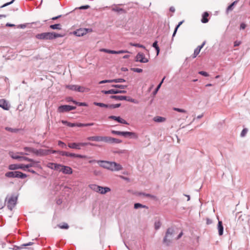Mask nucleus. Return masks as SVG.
Segmentation results:
<instances>
[{
	"instance_id": "47",
	"label": "nucleus",
	"mask_w": 250,
	"mask_h": 250,
	"mask_svg": "<svg viewBox=\"0 0 250 250\" xmlns=\"http://www.w3.org/2000/svg\"><path fill=\"white\" fill-rule=\"evenodd\" d=\"M113 10L118 12H122L123 13H125V11L124 9L119 7L114 8H113Z\"/></svg>"
},
{
	"instance_id": "31",
	"label": "nucleus",
	"mask_w": 250,
	"mask_h": 250,
	"mask_svg": "<svg viewBox=\"0 0 250 250\" xmlns=\"http://www.w3.org/2000/svg\"><path fill=\"white\" fill-rule=\"evenodd\" d=\"M23 149L25 151H26V153H25V155H28L30 153L35 154L36 149L32 147H24Z\"/></svg>"
},
{
	"instance_id": "10",
	"label": "nucleus",
	"mask_w": 250,
	"mask_h": 250,
	"mask_svg": "<svg viewBox=\"0 0 250 250\" xmlns=\"http://www.w3.org/2000/svg\"><path fill=\"white\" fill-rule=\"evenodd\" d=\"M76 109L75 106H70L68 105H63L60 106L58 108V112L62 113L64 112L69 111Z\"/></svg>"
},
{
	"instance_id": "2",
	"label": "nucleus",
	"mask_w": 250,
	"mask_h": 250,
	"mask_svg": "<svg viewBox=\"0 0 250 250\" xmlns=\"http://www.w3.org/2000/svg\"><path fill=\"white\" fill-rule=\"evenodd\" d=\"M62 35L54 32H45L36 35V38L40 40H53L59 37H62Z\"/></svg>"
},
{
	"instance_id": "57",
	"label": "nucleus",
	"mask_w": 250,
	"mask_h": 250,
	"mask_svg": "<svg viewBox=\"0 0 250 250\" xmlns=\"http://www.w3.org/2000/svg\"><path fill=\"white\" fill-rule=\"evenodd\" d=\"M126 100L128 101L134 103H137V102L136 101V100L135 99H132V98H128V99L127 97V100Z\"/></svg>"
},
{
	"instance_id": "35",
	"label": "nucleus",
	"mask_w": 250,
	"mask_h": 250,
	"mask_svg": "<svg viewBox=\"0 0 250 250\" xmlns=\"http://www.w3.org/2000/svg\"><path fill=\"white\" fill-rule=\"evenodd\" d=\"M50 27L52 29H61V25L60 24H55L53 25H51Z\"/></svg>"
},
{
	"instance_id": "11",
	"label": "nucleus",
	"mask_w": 250,
	"mask_h": 250,
	"mask_svg": "<svg viewBox=\"0 0 250 250\" xmlns=\"http://www.w3.org/2000/svg\"><path fill=\"white\" fill-rule=\"evenodd\" d=\"M60 154L62 156H66L67 157H75L77 158H86V156L85 155H82L80 154H76L75 153H69L66 151H60Z\"/></svg>"
},
{
	"instance_id": "25",
	"label": "nucleus",
	"mask_w": 250,
	"mask_h": 250,
	"mask_svg": "<svg viewBox=\"0 0 250 250\" xmlns=\"http://www.w3.org/2000/svg\"><path fill=\"white\" fill-rule=\"evenodd\" d=\"M208 13L207 12H205L202 15V18L201 19L202 22L204 23H207L208 21Z\"/></svg>"
},
{
	"instance_id": "55",
	"label": "nucleus",
	"mask_w": 250,
	"mask_h": 250,
	"mask_svg": "<svg viewBox=\"0 0 250 250\" xmlns=\"http://www.w3.org/2000/svg\"><path fill=\"white\" fill-rule=\"evenodd\" d=\"M161 86V83H159V85L157 86V88H156V89L155 90V91L153 92V94L154 95H155L157 93V92H158V91L159 90V89H160Z\"/></svg>"
},
{
	"instance_id": "43",
	"label": "nucleus",
	"mask_w": 250,
	"mask_h": 250,
	"mask_svg": "<svg viewBox=\"0 0 250 250\" xmlns=\"http://www.w3.org/2000/svg\"><path fill=\"white\" fill-rule=\"evenodd\" d=\"M112 86L115 87V88H121V89H125L127 87L126 85H120V84H114V85H112Z\"/></svg>"
},
{
	"instance_id": "18",
	"label": "nucleus",
	"mask_w": 250,
	"mask_h": 250,
	"mask_svg": "<svg viewBox=\"0 0 250 250\" xmlns=\"http://www.w3.org/2000/svg\"><path fill=\"white\" fill-rule=\"evenodd\" d=\"M125 82V80H124V79L119 78V79H113V80H103V81H100L99 82V84H102V83H113V82L123 83V82Z\"/></svg>"
},
{
	"instance_id": "59",
	"label": "nucleus",
	"mask_w": 250,
	"mask_h": 250,
	"mask_svg": "<svg viewBox=\"0 0 250 250\" xmlns=\"http://www.w3.org/2000/svg\"><path fill=\"white\" fill-rule=\"evenodd\" d=\"M89 8V6L88 5H86L81 6L79 8L80 9H88Z\"/></svg>"
},
{
	"instance_id": "64",
	"label": "nucleus",
	"mask_w": 250,
	"mask_h": 250,
	"mask_svg": "<svg viewBox=\"0 0 250 250\" xmlns=\"http://www.w3.org/2000/svg\"><path fill=\"white\" fill-rule=\"evenodd\" d=\"M143 195L146 196V197H151V198H153L154 197V196L153 195H150L149 194H145V193H143Z\"/></svg>"
},
{
	"instance_id": "37",
	"label": "nucleus",
	"mask_w": 250,
	"mask_h": 250,
	"mask_svg": "<svg viewBox=\"0 0 250 250\" xmlns=\"http://www.w3.org/2000/svg\"><path fill=\"white\" fill-rule=\"evenodd\" d=\"M157 43H158L157 41H155V42H153V43L152 44V46L153 47H154L157 51V55H158L159 54V52H160V49Z\"/></svg>"
},
{
	"instance_id": "53",
	"label": "nucleus",
	"mask_w": 250,
	"mask_h": 250,
	"mask_svg": "<svg viewBox=\"0 0 250 250\" xmlns=\"http://www.w3.org/2000/svg\"><path fill=\"white\" fill-rule=\"evenodd\" d=\"M248 130L246 128H244L242 130L241 133V137H244L246 135V134L247 133Z\"/></svg>"
},
{
	"instance_id": "58",
	"label": "nucleus",
	"mask_w": 250,
	"mask_h": 250,
	"mask_svg": "<svg viewBox=\"0 0 250 250\" xmlns=\"http://www.w3.org/2000/svg\"><path fill=\"white\" fill-rule=\"evenodd\" d=\"M58 145L62 147L65 146V144L63 142H62L61 141H58Z\"/></svg>"
},
{
	"instance_id": "63",
	"label": "nucleus",
	"mask_w": 250,
	"mask_h": 250,
	"mask_svg": "<svg viewBox=\"0 0 250 250\" xmlns=\"http://www.w3.org/2000/svg\"><path fill=\"white\" fill-rule=\"evenodd\" d=\"M240 44V42H237V41H235L234 42V46H239Z\"/></svg>"
},
{
	"instance_id": "32",
	"label": "nucleus",
	"mask_w": 250,
	"mask_h": 250,
	"mask_svg": "<svg viewBox=\"0 0 250 250\" xmlns=\"http://www.w3.org/2000/svg\"><path fill=\"white\" fill-rule=\"evenodd\" d=\"M154 121L158 123L164 122L166 121V119L163 117L156 116L153 118Z\"/></svg>"
},
{
	"instance_id": "7",
	"label": "nucleus",
	"mask_w": 250,
	"mask_h": 250,
	"mask_svg": "<svg viewBox=\"0 0 250 250\" xmlns=\"http://www.w3.org/2000/svg\"><path fill=\"white\" fill-rule=\"evenodd\" d=\"M57 151L56 150H51L50 149H36L35 154L37 156H45L47 155L50 153H56Z\"/></svg>"
},
{
	"instance_id": "60",
	"label": "nucleus",
	"mask_w": 250,
	"mask_h": 250,
	"mask_svg": "<svg viewBox=\"0 0 250 250\" xmlns=\"http://www.w3.org/2000/svg\"><path fill=\"white\" fill-rule=\"evenodd\" d=\"M246 27V25L244 23H242L240 25V28L242 29H244Z\"/></svg>"
},
{
	"instance_id": "14",
	"label": "nucleus",
	"mask_w": 250,
	"mask_h": 250,
	"mask_svg": "<svg viewBox=\"0 0 250 250\" xmlns=\"http://www.w3.org/2000/svg\"><path fill=\"white\" fill-rule=\"evenodd\" d=\"M101 52H104L105 53H109V54H123L125 53H128V52L126 50H120V51H114V50H109L107 49L102 48L100 50Z\"/></svg>"
},
{
	"instance_id": "3",
	"label": "nucleus",
	"mask_w": 250,
	"mask_h": 250,
	"mask_svg": "<svg viewBox=\"0 0 250 250\" xmlns=\"http://www.w3.org/2000/svg\"><path fill=\"white\" fill-rule=\"evenodd\" d=\"M5 176L8 178H19L24 179L27 177V175L20 171H10L5 174Z\"/></svg>"
},
{
	"instance_id": "28",
	"label": "nucleus",
	"mask_w": 250,
	"mask_h": 250,
	"mask_svg": "<svg viewBox=\"0 0 250 250\" xmlns=\"http://www.w3.org/2000/svg\"><path fill=\"white\" fill-rule=\"evenodd\" d=\"M111 99H114L116 101H123L124 100H127V97L125 96H111L110 97Z\"/></svg>"
},
{
	"instance_id": "19",
	"label": "nucleus",
	"mask_w": 250,
	"mask_h": 250,
	"mask_svg": "<svg viewBox=\"0 0 250 250\" xmlns=\"http://www.w3.org/2000/svg\"><path fill=\"white\" fill-rule=\"evenodd\" d=\"M61 172H62L63 174H72L73 172L72 169L68 167V166H65L63 165L62 168V169H61Z\"/></svg>"
},
{
	"instance_id": "54",
	"label": "nucleus",
	"mask_w": 250,
	"mask_h": 250,
	"mask_svg": "<svg viewBox=\"0 0 250 250\" xmlns=\"http://www.w3.org/2000/svg\"><path fill=\"white\" fill-rule=\"evenodd\" d=\"M199 74H200L205 77H208L209 76V75L208 74V73L207 72L203 71H199Z\"/></svg>"
},
{
	"instance_id": "6",
	"label": "nucleus",
	"mask_w": 250,
	"mask_h": 250,
	"mask_svg": "<svg viewBox=\"0 0 250 250\" xmlns=\"http://www.w3.org/2000/svg\"><path fill=\"white\" fill-rule=\"evenodd\" d=\"M62 123L63 124L66 125L69 127H74V126L83 127V126H92L94 125V123H88V124L71 123L68 122L67 121H63V120L62 121Z\"/></svg>"
},
{
	"instance_id": "50",
	"label": "nucleus",
	"mask_w": 250,
	"mask_h": 250,
	"mask_svg": "<svg viewBox=\"0 0 250 250\" xmlns=\"http://www.w3.org/2000/svg\"><path fill=\"white\" fill-rule=\"evenodd\" d=\"M73 103L79 106H87V104L85 103H79L76 101H73Z\"/></svg>"
},
{
	"instance_id": "38",
	"label": "nucleus",
	"mask_w": 250,
	"mask_h": 250,
	"mask_svg": "<svg viewBox=\"0 0 250 250\" xmlns=\"http://www.w3.org/2000/svg\"><path fill=\"white\" fill-rule=\"evenodd\" d=\"M238 2V0H235L232 2L229 6L227 8V11H231L233 9V6Z\"/></svg>"
},
{
	"instance_id": "15",
	"label": "nucleus",
	"mask_w": 250,
	"mask_h": 250,
	"mask_svg": "<svg viewBox=\"0 0 250 250\" xmlns=\"http://www.w3.org/2000/svg\"><path fill=\"white\" fill-rule=\"evenodd\" d=\"M109 120H113L117 121V122L123 124L128 125L127 122L123 118H121L120 116H110L108 117Z\"/></svg>"
},
{
	"instance_id": "40",
	"label": "nucleus",
	"mask_w": 250,
	"mask_h": 250,
	"mask_svg": "<svg viewBox=\"0 0 250 250\" xmlns=\"http://www.w3.org/2000/svg\"><path fill=\"white\" fill-rule=\"evenodd\" d=\"M77 86L78 85H67L66 87L70 90L77 91Z\"/></svg>"
},
{
	"instance_id": "13",
	"label": "nucleus",
	"mask_w": 250,
	"mask_h": 250,
	"mask_svg": "<svg viewBox=\"0 0 250 250\" xmlns=\"http://www.w3.org/2000/svg\"><path fill=\"white\" fill-rule=\"evenodd\" d=\"M25 165L23 164H11L8 166V169L10 170H16L18 169H21L23 170H26Z\"/></svg>"
},
{
	"instance_id": "62",
	"label": "nucleus",
	"mask_w": 250,
	"mask_h": 250,
	"mask_svg": "<svg viewBox=\"0 0 250 250\" xmlns=\"http://www.w3.org/2000/svg\"><path fill=\"white\" fill-rule=\"evenodd\" d=\"M160 226V223H155V228L156 229H158Z\"/></svg>"
},
{
	"instance_id": "27",
	"label": "nucleus",
	"mask_w": 250,
	"mask_h": 250,
	"mask_svg": "<svg viewBox=\"0 0 250 250\" xmlns=\"http://www.w3.org/2000/svg\"><path fill=\"white\" fill-rule=\"evenodd\" d=\"M20 154L21 155H23L24 153L22 152L20 153H15L13 152H9V155L14 159H19L21 158V156H19L18 154Z\"/></svg>"
},
{
	"instance_id": "9",
	"label": "nucleus",
	"mask_w": 250,
	"mask_h": 250,
	"mask_svg": "<svg viewBox=\"0 0 250 250\" xmlns=\"http://www.w3.org/2000/svg\"><path fill=\"white\" fill-rule=\"evenodd\" d=\"M91 29L88 28H80L74 32V34L77 36L81 37L86 34L88 32H91Z\"/></svg>"
},
{
	"instance_id": "51",
	"label": "nucleus",
	"mask_w": 250,
	"mask_h": 250,
	"mask_svg": "<svg viewBox=\"0 0 250 250\" xmlns=\"http://www.w3.org/2000/svg\"><path fill=\"white\" fill-rule=\"evenodd\" d=\"M245 217V215H241L238 219V222L240 223V224H243L242 223V221L244 220V218Z\"/></svg>"
},
{
	"instance_id": "56",
	"label": "nucleus",
	"mask_w": 250,
	"mask_h": 250,
	"mask_svg": "<svg viewBox=\"0 0 250 250\" xmlns=\"http://www.w3.org/2000/svg\"><path fill=\"white\" fill-rule=\"evenodd\" d=\"M14 0H12L11 1H10V2H7V3H5V4H3V5H2V6L0 7V8H3V7H5V6H8V5H10V4L14 2Z\"/></svg>"
},
{
	"instance_id": "44",
	"label": "nucleus",
	"mask_w": 250,
	"mask_h": 250,
	"mask_svg": "<svg viewBox=\"0 0 250 250\" xmlns=\"http://www.w3.org/2000/svg\"><path fill=\"white\" fill-rule=\"evenodd\" d=\"M183 22H184V21H181L180 22H179L178 24L177 25V26L176 27V28H175V29L174 30V33H173V35H172L173 37L175 35L178 28L183 23Z\"/></svg>"
},
{
	"instance_id": "30",
	"label": "nucleus",
	"mask_w": 250,
	"mask_h": 250,
	"mask_svg": "<svg viewBox=\"0 0 250 250\" xmlns=\"http://www.w3.org/2000/svg\"><path fill=\"white\" fill-rule=\"evenodd\" d=\"M217 228H218V229L219 235H220V236L223 235L224 228H223V224H222V221H219L218 222V227Z\"/></svg>"
},
{
	"instance_id": "4",
	"label": "nucleus",
	"mask_w": 250,
	"mask_h": 250,
	"mask_svg": "<svg viewBox=\"0 0 250 250\" xmlns=\"http://www.w3.org/2000/svg\"><path fill=\"white\" fill-rule=\"evenodd\" d=\"M5 201L7 202V206L8 208L10 210H12L17 203V197L15 195H11L9 197H7Z\"/></svg>"
},
{
	"instance_id": "39",
	"label": "nucleus",
	"mask_w": 250,
	"mask_h": 250,
	"mask_svg": "<svg viewBox=\"0 0 250 250\" xmlns=\"http://www.w3.org/2000/svg\"><path fill=\"white\" fill-rule=\"evenodd\" d=\"M57 163H48L46 165V167H48L49 168H51L52 169H55V167L56 166Z\"/></svg>"
},
{
	"instance_id": "24",
	"label": "nucleus",
	"mask_w": 250,
	"mask_h": 250,
	"mask_svg": "<svg viewBox=\"0 0 250 250\" xmlns=\"http://www.w3.org/2000/svg\"><path fill=\"white\" fill-rule=\"evenodd\" d=\"M110 191V188L108 187H103L100 186V188H99V190L98 192H99L102 194H104Z\"/></svg>"
},
{
	"instance_id": "16",
	"label": "nucleus",
	"mask_w": 250,
	"mask_h": 250,
	"mask_svg": "<svg viewBox=\"0 0 250 250\" xmlns=\"http://www.w3.org/2000/svg\"><path fill=\"white\" fill-rule=\"evenodd\" d=\"M89 141H96V142H104L105 141V136H95L89 137L87 138Z\"/></svg>"
},
{
	"instance_id": "17",
	"label": "nucleus",
	"mask_w": 250,
	"mask_h": 250,
	"mask_svg": "<svg viewBox=\"0 0 250 250\" xmlns=\"http://www.w3.org/2000/svg\"><path fill=\"white\" fill-rule=\"evenodd\" d=\"M105 143H115V144H119L122 142V141L118 139L112 138L111 137L105 136Z\"/></svg>"
},
{
	"instance_id": "20",
	"label": "nucleus",
	"mask_w": 250,
	"mask_h": 250,
	"mask_svg": "<svg viewBox=\"0 0 250 250\" xmlns=\"http://www.w3.org/2000/svg\"><path fill=\"white\" fill-rule=\"evenodd\" d=\"M0 107L6 110H8L10 108L7 101L4 99L0 100Z\"/></svg>"
},
{
	"instance_id": "1",
	"label": "nucleus",
	"mask_w": 250,
	"mask_h": 250,
	"mask_svg": "<svg viewBox=\"0 0 250 250\" xmlns=\"http://www.w3.org/2000/svg\"><path fill=\"white\" fill-rule=\"evenodd\" d=\"M97 162L100 164L101 167L111 171H119L123 169L120 164L114 162L98 161Z\"/></svg>"
},
{
	"instance_id": "5",
	"label": "nucleus",
	"mask_w": 250,
	"mask_h": 250,
	"mask_svg": "<svg viewBox=\"0 0 250 250\" xmlns=\"http://www.w3.org/2000/svg\"><path fill=\"white\" fill-rule=\"evenodd\" d=\"M87 145H90L91 146H96L97 145L90 143H68V146L69 148L73 149H81V146H84Z\"/></svg>"
},
{
	"instance_id": "21",
	"label": "nucleus",
	"mask_w": 250,
	"mask_h": 250,
	"mask_svg": "<svg viewBox=\"0 0 250 250\" xmlns=\"http://www.w3.org/2000/svg\"><path fill=\"white\" fill-rule=\"evenodd\" d=\"M123 136H128L130 137V138H135V139H137L138 137V135L136 133L133 132H128V131H125V132L123 131Z\"/></svg>"
},
{
	"instance_id": "34",
	"label": "nucleus",
	"mask_w": 250,
	"mask_h": 250,
	"mask_svg": "<svg viewBox=\"0 0 250 250\" xmlns=\"http://www.w3.org/2000/svg\"><path fill=\"white\" fill-rule=\"evenodd\" d=\"M58 226L61 229H68L69 228L68 225L66 223H63L62 224H59Z\"/></svg>"
},
{
	"instance_id": "41",
	"label": "nucleus",
	"mask_w": 250,
	"mask_h": 250,
	"mask_svg": "<svg viewBox=\"0 0 250 250\" xmlns=\"http://www.w3.org/2000/svg\"><path fill=\"white\" fill-rule=\"evenodd\" d=\"M129 44L131 45V46H135V47H140V48H145V47L142 45V44H140L139 43H132V42H130L129 43Z\"/></svg>"
},
{
	"instance_id": "45",
	"label": "nucleus",
	"mask_w": 250,
	"mask_h": 250,
	"mask_svg": "<svg viewBox=\"0 0 250 250\" xmlns=\"http://www.w3.org/2000/svg\"><path fill=\"white\" fill-rule=\"evenodd\" d=\"M173 110L175 111L179 112H182V113H186L187 112L186 110H185L183 109H181V108H176V107L173 108Z\"/></svg>"
},
{
	"instance_id": "49",
	"label": "nucleus",
	"mask_w": 250,
	"mask_h": 250,
	"mask_svg": "<svg viewBox=\"0 0 250 250\" xmlns=\"http://www.w3.org/2000/svg\"><path fill=\"white\" fill-rule=\"evenodd\" d=\"M146 207L145 206H143V205L140 204V203H136L134 204V208L137 209L139 208H145Z\"/></svg>"
},
{
	"instance_id": "46",
	"label": "nucleus",
	"mask_w": 250,
	"mask_h": 250,
	"mask_svg": "<svg viewBox=\"0 0 250 250\" xmlns=\"http://www.w3.org/2000/svg\"><path fill=\"white\" fill-rule=\"evenodd\" d=\"M111 132H112V133L114 134L123 136V131L112 130Z\"/></svg>"
},
{
	"instance_id": "26",
	"label": "nucleus",
	"mask_w": 250,
	"mask_h": 250,
	"mask_svg": "<svg viewBox=\"0 0 250 250\" xmlns=\"http://www.w3.org/2000/svg\"><path fill=\"white\" fill-rule=\"evenodd\" d=\"M102 92L104 94H117L120 93V90L117 89H110L109 90H102Z\"/></svg>"
},
{
	"instance_id": "22",
	"label": "nucleus",
	"mask_w": 250,
	"mask_h": 250,
	"mask_svg": "<svg viewBox=\"0 0 250 250\" xmlns=\"http://www.w3.org/2000/svg\"><path fill=\"white\" fill-rule=\"evenodd\" d=\"M205 45V42H204L202 45L198 46L194 51V53L192 55V58H195L197 57V56L199 54L201 49Z\"/></svg>"
},
{
	"instance_id": "29",
	"label": "nucleus",
	"mask_w": 250,
	"mask_h": 250,
	"mask_svg": "<svg viewBox=\"0 0 250 250\" xmlns=\"http://www.w3.org/2000/svg\"><path fill=\"white\" fill-rule=\"evenodd\" d=\"M90 91V89L87 87H85L84 86L78 85L77 91L80 92H87Z\"/></svg>"
},
{
	"instance_id": "8",
	"label": "nucleus",
	"mask_w": 250,
	"mask_h": 250,
	"mask_svg": "<svg viewBox=\"0 0 250 250\" xmlns=\"http://www.w3.org/2000/svg\"><path fill=\"white\" fill-rule=\"evenodd\" d=\"M173 233V229L169 228L167 229L166 236L164 239V242L168 245L172 240V234Z\"/></svg>"
},
{
	"instance_id": "23",
	"label": "nucleus",
	"mask_w": 250,
	"mask_h": 250,
	"mask_svg": "<svg viewBox=\"0 0 250 250\" xmlns=\"http://www.w3.org/2000/svg\"><path fill=\"white\" fill-rule=\"evenodd\" d=\"M31 162L30 164L27 165H25V167H26V169L28 168L31 167H39V165L38 164V162H36L32 159V161H29Z\"/></svg>"
},
{
	"instance_id": "42",
	"label": "nucleus",
	"mask_w": 250,
	"mask_h": 250,
	"mask_svg": "<svg viewBox=\"0 0 250 250\" xmlns=\"http://www.w3.org/2000/svg\"><path fill=\"white\" fill-rule=\"evenodd\" d=\"M62 165L57 164L56 167H55L54 170H57L59 172H61V169H62Z\"/></svg>"
},
{
	"instance_id": "48",
	"label": "nucleus",
	"mask_w": 250,
	"mask_h": 250,
	"mask_svg": "<svg viewBox=\"0 0 250 250\" xmlns=\"http://www.w3.org/2000/svg\"><path fill=\"white\" fill-rule=\"evenodd\" d=\"M20 161H22V160H24V161H32V159H30L28 157H23V156H21V158H20Z\"/></svg>"
},
{
	"instance_id": "33",
	"label": "nucleus",
	"mask_w": 250,
	"mask_h": 250,
	"mask_svg": "<svg viewBox=\"0 0 250 250\" xmlns=\"http://www.w3.org/2000/svg\"><path fill=\"white\" fill-rule=\"evenodd\" d=\"M89 187L91 189L97 192H98L99 188H100V186L96 184H91L89 185Z\"/></svg>"
},
{
	"instance_id": "52",
	"label": "nucleus",
	"mask_w": 250,
	"mask_h": 250,
	"mask_svg": "<svg viewBox=\"0 0 250 250\" xmlns=\"http://www.w3.org/2000/svg\"><path fill=\"white\" fill-rule=\"evenodd\" d=\"M132 70L134 72H138V73H141V72H143V69L141 68H132Z\"/></svg>"
},
{
	"instance_id": "12",
	"label": "nucleus",
	"mask_w": 250,
	"mask_h": 250,
	"mask_svg": "<svg viewBox=\"0 0 250 250\" xmlns=\"http://www.w3.org/2000/svg\"><path fill=\"white\" fill-rule=\"evenodd\" d=\"M135 60L136 62H139L142 63L147 62L148 60L145 57V55L143 53H138L135 57Z\"/></svg>"
},
{
	"instance_id": "61",
	"label": "nucleus",
	"mask_w": 250,
	"mask_h": 250,
	"mask_svg": "<svg viewBox=\"0 0 250 250\" xmlns=\"http://www.w3.org/2000/svg\"><path fill=\"white\" fill-rule=\"evenodd\" d=\"M169 11L172 13H174L175 11V9L173 6H171L169 8Z\"/></svg>"
},
{
	"instance_id": "36",
	"label": "nucleus",
	"mask_w": 250,
	"mask_h": 250,
	"mask_svg": "<svg viewBox=\"0 0 250 250\" xmlns=\"http://www.w3.org/2000/svg\"><path fill=\"white\" fill-rule=\"evenodd\" d=\"M94 104L97 106H99L102 107H108V104H104L101 103L94 102Z\"/></svg>"
}]
</instances>
